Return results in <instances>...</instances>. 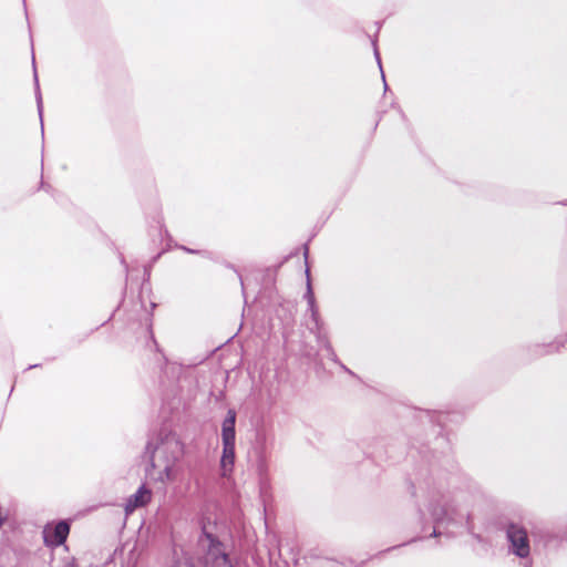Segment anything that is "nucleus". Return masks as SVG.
Instances as JSON below:
<instances>
[{
	"mask_svg": "<svg viewBox=\"0 0 567 567\" xmlns=\"http://www.w3.org/2000/svg\"><path fill=\"white\" fill-rule=\"evenodd\" d=\"M374 55H375L379 66H381V60H380V55H379V52L377 49H374ZM380 70H381V73H383L382 68H380ZM382 79L384 80V74H382Z\"/></svg>",
	"mask_w": 567,
	"mask_h": 567,
	"instance_id": "nucleus-10",
	"label": "nucleus"
},
{
	"mask_svg": "<svg viewBox=\"0 0 567 567\" xmlns=\"http://www.w3.org/2000/svg\"><path fill=\"white\" fill-rule=\"evenodd\" d=\"M474 536H475V538H476L478 542H481V536H480V535H474Z\"/></svg>",
	"mask_w": 567,
	"mask_h": 567,
	"instance_id": "nucleus-14",
	"label": "nucleus"
},
{
	"mask_svg": "<svg viewBox=\"0 0 567 567\" xmlns=\"http://www.w3.org/2000/svg\"><path fill=\"white\" fill-rule=\"evenodd\" d=\"M433 536H437L436 528L433 530Z\"/></svg>",
	"mask_w": 567,
	"mask_h": 567,
	"instance_id": "nucleus-15",
	"label": "nucleus"
},
{
	"mask_svg": "<svg viewBox=\"0 0 567 567\" xmlns=\"http://www.w3.org/2000/svg\"><path fill=\"white\" fill-rule=\"evenodd\" d=\"M235 423L236 412L228 410L227 415L221 424V442L223 453L220 457L221 476L227 477L231 474L235 464Z\"/></svg>",
	"mask_w": 567,
	"mask_h": 567,
	"instance_id": "nucleus-3",
	"label": "nucleus"
},
{
	"mask_svg": "<svg viewBox=\"0 0 567 567\" xmlns=\"http://www.w3.org/2000/svg\"><path fill=\"white\" fill-rule=\"evenodd\" d=\"M305 298L307 299V302H308V310L311 313V319L318 330L317 341H318L319 346L327 350L328 355L332 361L338 362L337 354L334 353L330 341L328 340L327 336L322 334L320 331L321 323L319 320V312H318V308L316 307L315 296H313L310 282H308L307 292L305 293Z\"/></svg>",
	"mask_w": 567,
	"mask_h": 567,
	"instance_id": "nucleus-6",
	"label": "nucleus"
},
{
	"mask_svg": "<svg viewBox=\"0 0 567 567\" xmlns=\"http://www.w3.org/2000/svg\"><path fill=\"white\" fill-rule=\"evenodd\" d=\"M426 511L430 518L437 526H453L462 525L464 522L467 524L468 533L473 534L472 527L468 522V515L462 513L447 497V495L433 492L427 497Z\"/></svg>",
	"mask_w": 567,
	"mask_h": 567,
	"instance_id": "nucleus-2",
	"label": "nucleus"
},
{
	"mask_svg": "<svg viewBox=\"0 0 567 567\" xmlns=\"http://www.w3.org/2000/svg\"><path fill=\"white\" fill-rule=\"evenodd\" d=\"M174 567H194L193 565L188 564V563H178L176 566Z\"/></svg>",
	"mask_w": 567,
	"mask_h": 567,
	"instance_id": "nucleus-12",
	"label": "nucleus"
},
{
	"mask_svg": "<svg viewBox=\"0 0 567 567\" xmlns=\"http://www.w3.org/2000/svg\"><path fill=\"white\" fill-rule=\"evenodd\" d=\"M146 451L150 454L146 475L152 482L166 485L178 480L184 444L175 433L159 434L155 442L147 444Z\"/></svg>",
	"mask_w": 567,
	"mask_h": 567,
	"instance_id": "nucleus-1",
	"label": "nucleus"
},
{
	"mask_svg": "<svg viewBox=\"0 0 567 567\" xmlns=\"http://www.w3.org/2000/svg\"><path fill=\"white\" fill-rule=\"evenodd\" d=\"M34 80H35V84H37V94H35L37 95V106H38L40 120L42 121L43 104H42V96H41L40 89H39L38 76H37L35 72H34ZM41 126L43 127L42 122H41Z\"/></svg>",
	"mask_w": 567,
	"mask_h": 567,
	"instance_id": "nucleus-9",
	"label": "nucleus"
},
{
	"mask_svg": "<svg viewBox=\"0 0 567 567\" xmlns=\"http://www.w3.org/2000/svg\"><path fill=\"white\" fill-rule=\"evenodd\" d=\"M182 249L187 251V252H190V254H199L198 250H193V249H189V248H186V247H182Z\"/></svg>",
	"mask_w": 567,
	"mask_h": 567,
	"instance_id": "nucleus-13",
	"label": "nucleus"
},
{
	"mask_svg": "<svg viewBox=\"0 0 567 567\" xmlns=\"http://www.w3.org/2000/svg\"><path fill=\"white\" fill-rule=\"evenodd\" d=\"M70 533V525L65 520L55 524H47L43 528V542L48 547H58L62 545Z\"/></svg>",
	"mask_w": 567,
	"mask_h": 567,
	"instance_id": "nucleus-7",
	"label": "nucleus"
},
{
	"mask_svg": "<svg viewBox=\"0 0 567 567\" xmlns=\"http://www.w3.org/2000/svg\"><path fill=\"white\" fill-rule=\"evenodd\" d=\"M258 471H259V473H260V474H261V473H264V472H266V463H265V461H260V462H259V464H258Z\"/></svg>",
	"mask_w": 567,
	"mask_h": 567,
	"instance_id": "nucleus-11",
	"label": "nucleus"
},
{
	"mask_svg": "<svg viewBox=\"0 0 567 567\" xmlns=\"http://www.w3.org/2000/svg\"><path fill=\"white\" fill-rule=\"evenodd\" d=\"M152 499V492L145 485H142L125 503L126 514L133 513L136 508L144 507Z\"/></svg>",
	"mask_w": 567,
	"mask_h": 567,
	"instance_id": "nucleus-8",
	"label": "nucleus"
},
{
	"mask_svg": "<svg viewBox=\"0 0 567 567\" xmlns=\"http://www.w3.org/2000/svg\"><path fill=\"white\" fill-rule=\"evenodd\" d=\"M507 539L509 542V550L519 558H526L529 556L530 546L527 532L515 524H512L507 528Z\"/></svg>",
	"mask_w": 567,
	"mask_h": 567,
	"instance_id": "nucleus-5",
	"label": "nucleus"
},
{
	"mask_svg": "<svg viewBox=\"0 0 567 567\" xmlns=\"http://www.w3.org/2000/svg\"><path fill=\"white\" fill-rule=\"evenodd\" d=\"M199 545L205 550L204 567H234L224 545L213 534L204 530L199 538Z\"/></svg>",
	"mask_w": 567,
	"mask_h": 567,
	"instance_id": "nucleus-4",
	"label": "nucleus"
}]
</instances>
